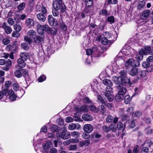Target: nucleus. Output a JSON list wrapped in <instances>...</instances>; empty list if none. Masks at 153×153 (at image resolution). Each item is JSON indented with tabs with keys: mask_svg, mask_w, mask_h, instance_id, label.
I'll use <instances>...</instances> for the list:
<instances>
[{
	"mask_svg": "<svg viewBox=\"0 0 153 153\" xmlns=\"http://www.w3.org/2000/svg\"><path fill=\"white\" fill-rule=\"evenodd\" d=\"M97 110L99 112H101L102 114L105 113L106 112V109L105 107L102 105L99 106L97 108Z\"/></svg>",
	"mask_w": 153,
	"mask_h": 153,
	"instance_id": "obj_29",
	"label": "nucleus"
},
{
	"mask_svg": "<svg viewBox=\"0 0 153 153\" xmlns=\"http://www.w3.org/2000/svg\"><path fill=\"white\" fill-rule=\"evenodd\" d=\"M103 128L104 130L106 132H108L110 131V127H108L104 125L103 126Z\"/></svg>",
	"mask_w": 153,
	"mask_h": 153,
	"instance_id": "obj_64",
	"label": "nucleus"
},
{
	"mask_svg": "<svg viewBox=\"0 0 153 153\" xmlns=\"http://www.w3.org/2000/svg\"><path fill=\"white\" fill-rule=\"evenodd\" d=\"M103 83L104 85H107L108 86H112L113 85L112 82L107 79H105L103 80Z\"/></svg>",
	"mask_w": 153,
	"mask_h": 153,
	"instance_id": "obj_23",
	"label": "nucleus"
},
{
	"mask_svg": "<svg viewBox=\"0 0 153 153\" xmlns=\"http://www.w3.org/2000/svg\"><path fill=\"white\" fill-rule=\"evenodd\" d=\"M56 10L55 8L52 9V13L54 16L57 17L59 15V12L58 10Z\"/></svg>",
	"mask_w": 153,
	"mask_h": 153,
	"instance_id": "obj_39",
	"label": "nucleus"
},
{
	"mask_svg": "<svg viewBox=\"0 0 153 153\" xmlns=\"http://www.w3.org/2000/svg\"><path fill=\"white\" fill-rule=\"evenodd\" d=\"M25 4L24 3H22L20 4L17 7V8L19 10H23L25 7Z\"/></svg>",
	"mask_w": 153,
	"mask_h": 153,
	"instance_id": "obj_47",
	"label": "nucleus"
},
{
	"mask_svg": "<svg viewBox=\"0 0 153 153\" xmlns=\"http://www.w3.org/2000/svg\"><path fill=\"white\" fill-rule=\"evenodd\" d=\"M36 32L33 30H29L27 33V35H26L24 38V40L25 41L27 42L30 45L33 42V39H33L37 35Z\"/></svg>",
	"mask_w": 153,
	"mask_h": 153,
	"instance_id": "obj_3",
	"label": "nucleus"
},
{
	"mask_svg": "<svg viewBox=\"0 0 153 153\" xmlns=\"http://www.w3.org/2000/svg\"><path fill=\"white\" fill-rule=\"evenodd\" d=\"M150 50V48H142L139 51L138 53L136 56V59L137 60L140 61L143 59V55L147 54L148 53V51Z\"/></svg>",
	"mask_w": 153,
	"mask_h": 153,
	"instance_id": "obj_5",
	"label": "nucleus"
},
{
	"mask_svg": "<svg viewBox=\"0 0 153 153\" xmlns=\"http://www.w3.org/2000/svg\"><path fill=\"white\" fill-rule=\"evenodd\" d=\"M48 19L49 23L51 25L54 26H56L57 25L58 22L57 20L53 18L52 15H49L48 16Z\"/></svg>",
	"mask_w": 153,
	"mask_h": 153,
	"instance_id": "obj_10",
	"label": "nucleus"
},
{
	"mask_svg": "<svg viewBox=\"0 0 153 153\" xmlns=\"http://www.w3.org/2000/svg\"><path fill=\"white\" fill-rule=\"evenodd\" d=\"M151 13V11L149 10H144L140 16V19H145L148 18Z\"/></svg>",
	"mask_w": 153,
	"mask_h": 153,
	"instance_id": "obj_11",
	"label": "nucleus"
},
{
	"mask_svg": "<svg viewBox=\"0 0 153 153\" xmlns=\"http://www.w3.org/2000/svg\"><path fill=\"white\" fill-rule=\"evenodd\" d=\"M13 89L15 91L18 90L19 88V85L17 83H16L13 84Z\"/></svg>",
	"mask_w": 153,
	"mask_h": 153,
	"instance_id": "obj_60",
	"label": "nucleus"
},
{
	"mask_svg": "<svg viewBox=\"0 0 153 153\" xmlns=\"http://www.w3.org/2000/svg\"><path fill=\"white\" fill-rule=\"evenodd\" d=\"M123 85H117V89L119 90L118 93L124 96L126 92V88L123 87Z\"/></svg>",
	"mask_w": 153,
	"mask_h": 153,
	"instance_id": "obj_14",
	"label": "nucleus"
},
{
	"mask_svg": "<svg viewBox=\"0 0 153 153\" xmlns=\"http://www.w3.org/2000/svg\"><path fill=\"white\" fill-rule=\"evenodd\" d=\"M2 28L4 29V31L7 34H10L12 32L11 28L7 25L6 22H4L2 25Z\"/></svg>",
	"mask_w": 153,
	"mask_h": 153,
	"instance_id": "obj_12",
	"label": "nucleus"
},
{
	"mask_svg": "<svg viewBox=\"0 0 153 153\" xmlns=\"http://www.w3.org/2000/svg\"><path fill=\"white\" fill-rule=\"evenodd\" d=\"M145 5V2L144 1H140L139 3L137 6V9L141 10L142 8L144 7Z\"/></svg>",
	"mask_w": 153,
	"mask_h": 153,
	"instance_id": "obj_34",
	"label": "nucleus"
},
{
	"mask_svg": "<svg viewBox=\"0 0 153 153\" xmlns=\"http://www.w3.org/2000/svg\"><path fill=\"white\" fill-rule=\"evenodd\" d=\"M46 77L45 75L42 74L38 78V80L39 82H42L45 80Z\"/></svg>",
	"mask_w": 153,
	"mask_h": 153,
	"instance_id": "obj_38",
	"label": "nucleus"
},
{
	"mask_svg": "<svg viewBox=\"0 0 153 153\" xmlns=\"http://www.w3.org/2000/svg\"><path fill=\"white\" fill-rule=\"evenodd\" d=\"M42 25L39 24L37 26V31L40 34H43V30L42 29Z\"/></svg>",
	"mask_w": 153,
	"mask_h": 153,
	"instance_id": "obj_36",
	"label": "nucleus"
},
{
	"mask_svg": "<svg viewBox=\"0 0 153 153\" xmlns=\"http://www.w3.org/2000/svg\"><path fill=\"white\" fill-rule=\"evenodd\" d=\"M146 75V72L143 71H139L138 72L137 76L138 79H140L144 77Z\"/></svg>",
	"mask_w": 153,
	"mask_h": 153,
	"instance_id": "obj_26",
	"label": "nucleus"
},
{
	"mask_svg": "<svg viewBox=\"0 0 153 153\" xmlns=\"http://www.w3.org/2000/svg\"><path fill=\"white\" fill-rule=\"evenodd\" d=\"M79 142V140L77 139H71L65 141L64 142V145H68L72 143H76Z\"/></svg>",
	"mask_w": 153,
	"mask_h": 153,
	"instance_id": "obj_17",
	"label": "nucleus"
},
{
	"mask_svg": "<svg viewBox=\"0 0 153 153\" xmlns=\"http://www.w3.org/2000/svg\"><path fill=\"white\" fill-rule=\"evenodd\" d=\"M20 69L22 71V74H23V76H26L28 75V71L27 70L25 69H22L20 68Z\"/></svg>",
	"mask_w": 153,
	"mask_h": 153,
	"instance_id": "obj_42",
	"label": "nucleus"
},
{
	"mask_svg": "<svg viewBox=\"0 0 153 153\" xmlns=\"http://www.w3.org/2000/svg\"><path fill=\"white\" fill-rule=\"evenodd\" d=\"M85 2L87 6H91L93 4V1L92 0H85Z\"/></svg>",
	"mask_w": 153,
	"mask_h": 153,
	"instance_id": "obj_48",
	"label": "nucleus"
},
{
	"mask_svg": "<svg viewBox=\"0 0 153 153\" xmlns=\"http://www.w3.org/2000/svg\"><path fill=\"white\" fill-rule=\"evenodd\" d=\"M71 135L75 137H78L80 136V133L77 131H73L71 133Z\"/></svg>",
	"mask_w": 153,
	"mask_h": 153,
	"instance_id": "obj_41",
	"label": "nucleus"
},
{
	"mask_svg": "<svg viewBox=\"0 0 153 153\" xmlns=\"http://www.w3.org/2000/svg\"><path fill=\"white\" fill-rule=\"evenodd\" d=\"M25 61L23 60L22 59H19L17 60V63L19 65L20 67L19 68H23L25 67L26 65V64L25 62Z\"/></svg>",
	"mask_w": 153,
	"mask_h": 153,
	"instance_id": "obj_21",
	"label": "nucleus"
},
{
	"mask_svg": "<svg viewBox=\"0 0 153 153\" xmlns=\"http://www.w3.org/2000/svg\"><path fill=\"white\" fill-rule=\"evenodd\" d=\"M112 80L117 84V85H123V84L128 83V79L124 76H113Z\"/></svg>",
	"mask_w": 153,
	"mask_h": 153,
	"instance_id": "obj_4",
	"label": "nucleus"
},
{
	"mask_svg": "<svg viewBox=\"0 0 153 153\" xmlns=\"http://www.w3.org/2000/svg\"><path fill=\"white\" fill-rule=\"evenodd\" d=\"M142 65L143 68H146L149 67V63L148 61L145 62L143 63Z\"/></svg>",
	"mask_w": 153,
	"mask_h": 153,
	"instance_id": "obj_61",
	"label": "nucleus"
},
{
	"mask_svg": "<svg viewBox=\"0 0 153 153\" xmlns=\"http://www.w3.org/2000/svg\"><path fill=\"white\" fill-rule=\"evenodd\" d=\"M36 16L38 19L42 22H44L46 19V17L42 13H40L37 14Z\"/></svg>",
	"mask_w": 153,
	"mask_h": 153,
	"instance_id": "obj_20",
	"label": "nucleus"
},
{
	"mask_svg": "<svg viewBox=\"0 0 153 153\" xmlns=\"http://www.w3.org/2000/svg\"><path fill=\"white\" fill-rule=\"evenodd\" d=\"M117 128L119 130H123L125 128V126H123V124L122 123L119 122L117 124Z\"/></svg>",
	"mask_w": 153,
	"mask_h": 153,
	"instance_id": "obj_35",
	"label": "nucleus"
},
{
	"mask_svg": "<svg viewBox=\"0 0 153 153\" xmlns=\"http://www.w3.org/2000/svg\"><path fill=\"white\" fill-rule=\"evenodd\" d=\"M4 93L5 95L7 96L9 95V99L11 101H15L16 100V96L14 94L13 91L12 90H9L7 89L4 90Z\"/></svg>",
	"mask_w": 153,
	"mask_h": 153,
	"instance_id": "obj_6",
	"label": "nucleus"
},
{
	"mask_svg": "<svg viewBox=\"0 0 153 153\" xmlns=\"http://www.w3.org/2000/svg\"><path fill=\"white\" fill-rule=\"evenodd\" d=\"M93 129L92 126L90 124H85L83 127L84 131L88 133L91 132Z\"/></svg>",
	"mask_w": 153,
	"mask_h": 153,
	"instance_id": "obj_15",
	"label": "nucleus"
},
{
	"mask_svg": "<svg viewBox=\"0 0 153 153\" xmlns=\"http://www.w3.org/2000/svg\"><path fill=\"white\" fill-rule=\"evenodd\" d=\"M89 107L90 110L92 111H97L96 107L93 105H91Z\"/></svg>",
	"mask_w": 153,
	"mask_h": 153,
	"instance_id": "obj_54",
	"label": "nucleus"
},
{
	"mask_svg": "<svg viewBox=\"0 0 153 153\" xmlns=\"http://www.w3.org/2000/svg\"><path fill=\"white\" fill-rule=\"evenodd\" d=\"M82 137L84 139H88L90 137V135L89 134L85 133H83Z\"/></svg>",
	"mask_w": 153,
	"mask_h": 153,
	"instance_id": "obj_57",
	"label": "nucleus"
},
{
	"mask_svg": "<svg viewBox=\"0 0 153 153\" xmlns=\"http://www.w3.org/2000/svg\"><path fill=\"white\" fill-rule=\"evenodd\" d=\"M109 127L110 130H111L113 131H115L116 130V127L114 124H111L109 125Z\"/></svg>",
	"mask_w": 153,
	"mask_h": 153,
	"instance_id": "obj_56",
	"label": "nucleus"
},
{
	"mask_svg": "<svg viewBox=\"0 0 153 153\" xmlns=\"http://www.w3.org/2000/svg\"><path fill=\"white\" fill-rule=\"evenodd\" d=\"M100 14L102 16H107L108 14V12L106 10H102L100 11Z\"/></svg>",
	"mask_w": 153,
	"mask_h": 153,
	"instance_id": "obj_44",
	"label": "nucleus"
},
{
	"mask_svg": "<svg viewBox=\"0 0 153 153\" xmlns=\"http://www.w3.org/2000/svg\"><path fill=\"white\" fill-rule=\"evenodd\" d=\"M14 29L17 32H19L22 30V27L19 24H15L14 25Z\"/></svg>",
	"mask_w": 153,
	"mask_h": 153,
	"instance_id": "obj_37",
	"label": "nucleus"
},
{
	"mask_svg": "<svg viewBox=\"0 0 153 153\" xmlns=\"http://www.w3.org/2000/svg\"><path fill=\"white\" fill-rule=\"evenodd\" d=\"M47 32L52 35H55L56 33V29L55 28H50L49 27V28Z\"/></svg>",
	"mask_w": 153,
	"mask_h": 153,
	"instance_id": "obj_33",
	"label": "nucleus"
},
{
	"mask_svg": "<svg viewBox=\"0 0 153 153\" xmlns=\"http://www.w3.org/2000/svg\"><path fill=\"white\" fill-rule=\"evenodd\" d=\"M10 41L8 38L3 39L2 40V43L3 44L5 45H6L10 43Z\"/></svg>",
	"mask_w": 153,
	"mask_h": 153,
	"instance_id": "obj_43",
	"label": "nucleus"
},
{
	"mask_svg": "<svg viewBox=\"0 0 153 153\" xmlns=\"http://www.w3.org/2000/svg\"><path fill=\"white\" fill-rule=\"evenodd\" d=\"M44 38L43 36L36 35L33 38V42L35 44H41L44 42Z\"/></svg>",
	"mask_w": 153,
	"mask_h": 153,
	"instance_id": "obj_8",
	"label": "nucleus"
},
{
	"mask_svg": "<svg viewBox=\"0 0 153 153\" xmlns=\"http://www.w3.org/2000/svg\"><path fill=\"white\" fill-rule=\"evenodd\" d=\"M15 76L18 78H21L23 76V74L22 72L20 69V68L18 70H16L14 72Z\"/></svg>",
	"mask_w": 153,
	"mask_h": 153,
	"instance_id": "obj_24",
	"label": "nucleus"
},
{
	"mask_svg": "<svg viewBox=\"0 0 153 153\" xmlns=\"http://www.w3.org/2000/svg\"><path fill=\"white\" fill-rule=\"evenodd\" d=\"M53 6L54 8L60 10L61 13L65 12L66 10V6L62 2V0H55L53 1Z\"/></svg>",
	"mask_w": 153,
	"mask_h": 153,
	"instance_id": "obj_1",
	"label": "nucleus"
},
{
	"mask_svg": "<svg viewBox=\"0 0 153 153\" xmlns=\"http://www.w3.org/2000/svg\"><path fill=\"white\" fill-rule=\"evenodd\" d=\"M19 36V33L18 32H17V31H13L12 34V36L13 37H18Z\"/></svg>",
	"mask_w": 153,
	"mask_h": 153,
	"instance_id": "obj_55",
	"label": "nucleus"
},
{
	"mask_svg": "<svg viewBox=\"0 0 153 153\" xmlns=\"http://www.w3.org/2000/svg\"><path fill=\"white\" fill-rule=\"evenodd\" d=\"M130 41L132 42V43H137L138 41V39L137 38L136 36H134L130 39Z\"/></svg>",
	"mask_w": 153,
	"mask_h": 153,
	"instance_id": "obj_58",
	"label": "nucleus"
},
{
	"mask_svg": "<svg viewBox=\"0 0 153 153\" xmlns=\"http://www.w3.org/2000/svg\"><path fill=\"white\" fill-rule=\"evenodd\" d=\"M138 71V69L136 68H132L130 71V74L132 76H134L137 74Z\"/></svg>",
	"mask_w": 153,
	"mask_h": 153,
	"instance_id": "obj_27",
	"label": "nucleus"
},
{
	"mask_svg": "<svg viewBox=\"0 0 153 153\" xmlns=\"http://www.w3.org/2000/svg\"><path fill=\"white\" fill-rule=\"evenodd\" d=\"M131 100V98L128 95H126L124 97V100L126 104H128Z\"/></svg>",
	"mask_w": 153,
	"mask_h": 153,
	"instance_id": "obj_51",
	"label": "nucleus"
},
{
	"mask_svg": "<svg viewBox=\"0 0 153 153\" xmlns=\"http://www.w3.org/2000/svg\"><path fill=\"white\" fill-rule=\"evenodd\" d=\"M75 109L76 111L77 112L81 111H84L85 112H86L88 110V108L87 106L85 105H83L81 106L80 108L78 107H76Z\"/></svg>",
	"mask_w": 153,
	"mask_h": 153,
	"instance_id": "obj_16",
	"label": "nucleus"
},
{
	"mask_svg": "<svg viewBox=\"0 0 153 153\" xmlns=\"http://www.w3.org/2000/svg\"><path fill=\"white\" fill-rule=\"evenodd\" d=\"M123 96L118 93L115 97V99L117 102H120L123 100Z\"/></svg>",
	"mask_w": 153,
	"mask_h": 153,
	"instance_id": "obj_28",
	"label": "nucleus"
},
{
	"mask_svg": "<svg viewBox=\"0 0 153 153\" xmlns=\"http://www.w3.org/2000/svg\"><path fill=\"white\" fill-rule=\"evenodd\" d=\"M106 21V22H109L110 24H112L114 23L115 18L114 16H110L107 18Z\"/></svg>",
	"mask_w": 153,
	"mask_h": 153,
	"instance_id": "obj_25",
	"label": "nucleus"
},
{
	"mask_svg": "<svg viewBox=\"0 0 153 153\" xmlns=\"http://www.w3.org/2000/svg\"><path fill=\"white\" fill-rule=\"evenodd\" d=\"M21 47L24 50H27L29 49V46L28 44L25 42L22 43L21 44Z\"/></svg>",
	"mask_w": 153,
	"mask_h": 153,
	"instance_id": "obj_32",
	"label": "nucleus"
},
{
	"mask_svg": "<svg viewBox=\"0 0 153 153\" xmlns=\"http://www.w3.org/2000/svg\"><path fill=\"white\" fill-rule=\"evenodd\" d=\"M52 145V143L50 141H48L47 143L43 144L42 147L44 149H47L50 148Z\"/></svg>",
	"mask_w": 153,
	"mask_h": 153,
	"instance_id": "obj_22",
	"label": "nucleus"
},
{
	"mask_svg": "<svg viewBox=\"0 0 153 153\" xmlns=\"http://www.w3.org/2000/svg\"><path fill=\"white\" fill-rule=\"evenodd\" d=\"M116 67L115 66V65L114 64L113 65L111 66H109L108 68H107V70L108 71L109 69L111 70V72H117V70L118 68L120 67L118 66V65Z\"/></svg>",
	"mask_w": 153,
	"mask_h": 153,
	"instance_id": "obj_19",
	"label": "nucleus"
},
{
	"mask_svg": "<svg viewBox=\"0 0 153 153\" xmlns=\"http://www.w3.org/2000/svg\"><path fill=\"white\" fill-rule=\"evenodd\" d=\"M70 134L66 131H63L61 134H59V137L63 139H67L70 137Z\"/></svg>",
	"mask_w": 153,
	"mask_h": 153,
	"instance_id": "obj_13",
	"label": "nucleus"
},
{
	"mask_svg": "<svg viewBox=\"0 0 153 153\" xmlns=\"http://www.w3.org/2000/svg\"><path fill=\"white\" fill-rule=\"evenodd\" d=\"M101 42L103 44L106 45L108 43V40L105 37H102L101 39Z\"/></svg>",
	"mask_w": 153,
	"mask_h": 153,
	"instance_id": "obj_53",
	"label": "nucleus"
},
{
	"mask_svg": "<svg viewBox=\"0 0 153 153\" xmlns=\"http://www.w3.org/2000/svg\"><path fill=\"white\" fill-rule=\"evenodd\" d=\"M20 58L22 59L23 60L26 61L27 59V57L25 53L22 52L20 54Z\"/></svg>",
	"mask_w": 153,
	"mask_h": 153,
	"instance_id": "obj_45",
	"label": "nucleus"
},
{
	"mask_svg": "<svg viewBox=\"0 0 153 153\" xmlns=\"http://www.w3.org/2000/svg\"><path fill=\"white\" fill-rule=\"evenodd\" d=\"M139 147L138 145L136 146L134 148L132 153H137L139 151Z\"/></svg>",
	"mask_w": 153,
	"mask_h": 153,
	"instance_id": "obj_62",
	"label": "nucleus"
},
{
	"mask_svg": "<svg viewBox=\"0 0 153 153\" xmlns=\"http://www.w3.org/2000/svg\"><path fill=\"white\" fill-rule=\"evenodd\" d=\"M82 118L84 120L86 121H91L93 119V117L90 115L84 114L82 116Z\"/></svg>",
	"mask_w": 153,
	"mask_h": 153,
	"instance_id": "obj_18",
	"label": "nucleus"
},
{
	"mask_svg": "<svg viewBox=\"0 0 153 153\" xmlns=\"http://www.w3.org/2000/svg\"><path fill=\"white\" fill-rule=\"evenodd\" d=\"M42 29L43 30V34L44 33V32L46 31L47 32L49 28V26L47 25H42Z\"/></svg>",
	"mask_w": 153,
	"mask_h": 153,
	"instance_id": "obj_49",
	"label": "nucleus"
},
{
	"mask_svg": "<svg viewBox=\"0 0 153 153\" xmlns=\"http://www.w3.org/2000/svg\"><path fill=\"white\" fill-rule=\"evenodd\" d=\"M77 126L76 124L73 123L70 124L68 126V128L70 130H73L76 128Z\"/></svg>",
	"mask_w": 153,
	"mask_h": 153,
	"instance_id": "obj_40",
	"label": "nucleus"
},
{
	"mask_svg": "<svg viewBox=\"0 0 153 153\" xmlns=\"http://www.w3.org/2000/svg\"><path fill=\"white\" fill-rule=\"evenodd\" d=\"M25 24L27 26H31L33 25L34 21L31 19H28L26 20Z\"/></svg>",
	"mask_w": 153,
	"mask_h": 153,
	"instance_id": "obj_30",
	"label": "nucleus"
},
{
	"mask_svg": "<svg viewBox=\"0 0 153 153\" xmlns=\"http://www.w3.org/2000/svg\"><path fill=\"white\" fill-rule=\"evenodd\" d=\"M112 86H107L106 88V93H112L113 88L111 87Z\"/></svg>",
	"mask_w": 153,
	"mask_h": 153,
	"instance_id": "obj_46",
	"label": "nucleus"
},
{
	"mask_svg": "<svg viewBox=\"0 0 153 153\" xmlns=\"http://www.w3.org/2000/svg\"><path fill=\"white\" fill-rule=\"evenodd\" d=\"M86 52L87 55H90L93 54L97 57L100 56V54L98 53L99 52L97 49L96 47L92 49H89L87 50Z\"/></svg>",
	"mask_w": 153,
	"mask_h": 153,
	"instance_id": "obj_9",
	"label": "nucleus"
},
{
	"mask_svg": "<svg viewBox=\"0 0 153 153\" xmlns=\"http://www.w3.org/2000/svg\"><path fill=\"white\" fill-rule=\"evenodd\" d=\"M97 99L99 102L102 104L104 103V101L100 95H97Z\"/></svg>",
	"mask_w": 153,
	"mask_h": 153,
	"instance_id": "obj_50",
	"label": "nucleus"
},
{
	"mask_svg": "<svg viewBox=\"0 0 153 153\" xmlns=\"http://www.w3.org/2000/svg\"><path fill=\"white\" fill-rule=\"evenodd\" d=\"M103 36H105L104 37L106 38H110L111 36V34L108 32L106 31L103 33Z\"/></svg>",
	"mask_w": 153,
	"mask_h": 153,
	"instance_id": "obj_52",
	"label": "nucleus"
},
{
	"mask_svg": "<svg viewBox=\"0 0 153 153\" xmlns=\"http://www.w3.org/2000/svg\"><path fill=\"white\" fill-rule=\"evenodd\" d=\"M141 114V113L138 111H137L134 112L132 114L133 116L135 117H139Z\"/></svg>",
	"mask_w": 153,
	"mask_h": 153,
	"instance_id": "obj_63",
	"label": "nucleus"
},
{
	"mask_svg": "<svg viewBox=\"0 0 153 153\" xmlns=\"http://www.w3.org/2000/svg\"><path fill=\"white\" fill-rule=\"evenodd\" d=\"M13 48V47L12 45H9L6 47V50L7 51H11Z\"/></svg>",
	"mask_w": 153,
	"mask_h": 153,
	"instance_id": "obj_59",
	"label": "nucleus"
},
{
	"mask_svg": "<svg viewBox=\"0 0 153 153\" xmlns=\"http://www.w3.org/2000/svg\"><path fill=\"white\" fill-rule=\"evenodd\" d=\"M105 96L107 97L108 100L110 102L112 101L114 99L113 95L110 93H106Z\"/></svg>",
	"mask_w": 153,
	"mask_h": 153,
	"instance_id": "obj_31",
	"label": "nucleus"
},
{
	"mask_svg": "<svg viewBox=\"0 0 153 153\" xmlns=\"http://www.w3.org/2000/svg\"><path fill=\"white\" fill-rule=\"evenodd\" d=\"M119 54L120 55H121V57H118L116 61V64L117 65H118V67L121 66L124 62V60L122 57L128 56L130 54V53L129 52L127 51L126 49H124L122 50L121 52Z\"/></svg>",
	"mask_w": 153,
	"mask_h": 153,
	"instance_id": "obj_2",
	"label": "nucleus"
},
{
	"mask_svg": "<svg viewBox=\"0 0 153 153\" xmlns=\"http://www.w3.org/2000/svg\"><path fill=\"white\" fill-rule=\"evenodd\" d=\"M140 64V63L138 61H135L133 59H131L127 61L125 63V65L127 67L129 66L137 67Z\"/></svg>",
	"mask_w": 153,
	"mask_h": 153,
	"instance_id": "obj_7",
	"label": "nucleus"
}]
</instances>
